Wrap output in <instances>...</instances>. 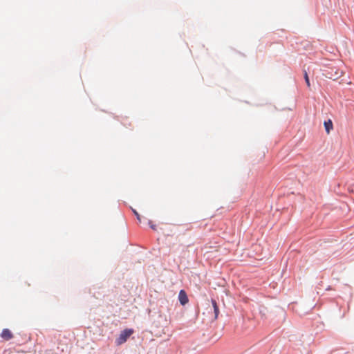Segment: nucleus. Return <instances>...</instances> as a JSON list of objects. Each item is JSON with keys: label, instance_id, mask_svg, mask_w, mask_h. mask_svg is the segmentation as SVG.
Listing matches in <instances>:
<instances>
[{"label": "nucleus", "instance_id": "1a4fd4ad", "mask_svg": "<svg viewBox=\"0 0 354 354\" xmlns=\"http://www.w3.org/2000/svg\"><path fill=\"white\" fill-rule=\"evenodd\" d=\"M133 213L136 215V216L137 219L138 220V221L140 222L141 219H140V214L136 210H133Z\"/></svg>", "mask_w": 354, "mask_h": 354}, {"label": "nucleus", "instance_id": "6e6552de", "mask_svg": "<svg viewBox=\"0 0 354 354\" xmlns=\"http://www.w3.org/2000/svg\"><path fill=\"white\" fill-rule=\"evenodd\" d=\"M148 224L152 228L153 230H156V225L153 224L151 221H148Z\"/></svg>", "mask_w": 354, "mask_h": 354}, {"label": "nucleus", "instance_id": "7ed1b4c3", "mask_svg": "<svg viewBox=\"0 0 354 354\" xmlns=\"http://www.w3.org/2000/svg\"><path fill=\"white\" fill-rule=\"evenodd\" d=\"M178 299H179L180 303L183 306L188 303L189 299H188L187 295L184 290H181L179 292Z\"/></svg>", "mask_w": 354, "mask_h": 354}, {"label": "nucleus", "instance_id": "0eeeda50", "mask_svg": "<svg viewBox=\"0 0 354 354\" xmlns=\"http://www.w3.org/2000/svg\"><path fill=\"white\" fill-rule=\"evenodd\" d=\"M304 78H305V81H306V83L308 87H310V80H309V77H308V75L306 72H305V73H304Z\"/></svg>", "mask_w": 354, "mask_h": 354}, {"label": "nucleus", "instance_id": "f03ea898", "mask_svg": "<svg viewBox=\"0 0 354 354\" xmlns=\"http://www.w3.org/2000/svg\"><path fill=\"white\" fill-rule=\"evenodd\" d=\"M133 333V330L132 329H125L122 331L119 337L116 339L115 342L117 345H121L124 343Z\"/></svg>", "mask_w": 354, "mask_h": 354}, {"label": "nucleus", "instance_id": "39448f33", "mask_svg": "<svg viewBox=\"0 0 354 354\" xmlns=\"http://www.w3.org/2000/svg\"><path fill=\"white\" fill-rule=\"evenodd\" d=\"M212 306L214 308V319H216L218 318V314H219V309L218 306L217 305V303L216 300L212 299Z\"/></svg>", "mask_w": 354, "mask_h": 354}, {"label": "nucleus", "instance_id": "20e7f679", "mask_svg": "<svg viewBox=\"0 0 354 354\" xmlns=\"http://www.w3.org/2000/svg\"><path fill=\"white\" fill-rule=\"evenodd\" d=\"M1 337L4 340H10L13 337V334L9 329L4 328L1 333Z\"/></svg>", "mask_w": 354, "mask_h": 354}, {"label": "nucleus", "instance_id": "f257e3e1", "mask_svg": "<svg viewBox=\"0 0 354 354\" xmlns=\"http://www.w3.org/2000/svg\"><path fill=\"white\" fill-rule=\"evenodd\" d=\"M323 75L328 79L335 80L342 76L343 72L336 68V67H328L324 70Z\"/></svg>", "mask_w": 354, "mask_h": 354}, {"label": "nucleus", "instance_id": "423d86ee", "mask_svg": "<svg viewBox=\"0 0 354 354\" xmlns=\"http://www.w3.org/2000/svg\"><path fill=\"white\" fill-rule=\"evenodd\" d=\"M324 127L326 129V133L328 134L331 129L333 128V122L330 120H328L327 121H325L324 123Z\"/></svg>", "mask_w": 354, "mask_h": 354}]
</instances>
